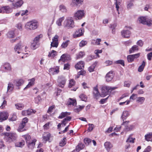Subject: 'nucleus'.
Instances as JSON below:
<instances>
[{
  "mask_svg": "<svg viewBox=\"0 0 152 152\" xmlns=\"http://www.w3.org/2000/svg\"><path fill=\"white\" fill-rule=\"evenodd\" d=\"M116 87H111L109 86H104L102 88V92L100 95L99 93L97 86L94 88L93 93L94 97L96 99H98L101 96L104 97L109 94L113 90L116 89Z\"/></svg>",
  "mask_w": 152,
  "mask_h": 152,
  "instance_id": "obj_1",
  "label": "nucleus"
},
{
  "mask_svg": "<svg viewBox=\"0 0 152 152\" xmlns=\"http://www.w3.org/2000/svg\"><path fill=\"white\" fill-rule=\"evenodd\" d=\"M4 139L7 142H10L15 140L17 138V135L13 133H4Z\"/></svg>",
  "mask_w": 152,
  "mask_h": 152,
  "instance_id": "obj_2",
  "label": "nucleus"
},
{
  "mask_svg": "<svg viewBox=\"0 0 152 152\" xmlns=\"http://www.w3.org/2000/svg\"><path fill=\"white\" fill-rule=\"evenodd\" d=\"M38 26L37 22L35 20L30 21L27 23L25 25V28L28 31L36 29Z\"/></svg>",
  "mask_w": 152,
  "mask_h": 152,
  "instance_id": "obj_3",
  "label": "nucleus"
},
{
  "mask_svg": "<svg viewBox=\"0 0 152 152\" xmlns=\"http://www.w3.org/2000/svg\"><path fill=\"white\" fill-rule=\"evenodd\" d=\"M75 26L73 18L68 17L64 21V26L68 28H72Z\"/></svg>",
  "mask_w": 152,
  "mask_h": 152,
  "instance_id": "obj_4",
  "label": "nucleus"
},
{
  "mask_svg": "<svg viewBox=\"0 0 152 152\" xmlns=\"http://www.w3.org/2000/svg\"><path fill=\"white\" fill-rule=\"evenodd\" d=\"M138 20L140 23L143 24H146L148 26H150L152 24V20L147 17H141L138 18Z\"/></svg>",
  "mask_w": 152,
  "mask_h": 152,
  "instance_id": "obj_5",
  "label": "nucleus"
},
{
  "mask_svg": "<svg viewBox=\"0 0 152 152\" xmlns=\"http://www.w3.org/2000/svg\"><path fill=\"white\" fill-rule=\"evenodd\" d=\"M42 34H40L35 38L34 39L33 42L31 43V48L35 49L38 48L39 46V41L40 39L42 37Z\"/></svg>",
  "mask_w": 152,
  "mask_h": 152,
  "instance_id": "obj_6",
  "label": "nucleus"
},
{
  "mask_svg": "<svg viewBox=\"0 0 152 152\" xmlns=\"http://www.w3.org/2000/svg\"><path fill=\"white\" fill-rule=\"evenodd\" d=\"M129 122V121H123L122 124V125H124V132H127L129 131H130L134 128V126L133 125L128 126Z\"/></svg>",
  "mask_w": 152,
  "mask_h": 152,
  "instance_id": "obj_7",
  "label": "nucleus"
},
{
  "mask_svg": "<svg viewBox=\"0 0 152 152\" xmlns=\"http://www.w3.org/2000/svg\"><path fill=\"white\" fill-rule=\"evenodd\" d=\"M57 82L58 83V86L60 87L63 88L65 84L66 79L64 77L61 76L58 77Z\"/></svg>",
  "mask_w": 152,
  "mask_h": 152,
  "instance_id": "obj_8",
  "label": "nucleus"
},
{
  "mask_svg": "<svg viewBox=\"0 0 152 152\" xmlns=\"http://www.w3.org/2000/svg\"><path fill=\"white\" fill-rule=\"evenodd\" d=\"M84 16L83 10H79L75 14V18L76 20L81 19Z\"/></svg>",
  "mask_w": 152,
  "mask_h": 152,
  "instance_id": "obj_9",
  "label": "nucleus"
},
{
  "mask_svg": "<svg viewBox=\"0 0 152 152\" xmlns=\"http://www.w3.org/2000/svg\"><path fill=\"white\" fill-rule=\"evenodd\" d=\"M140 55V53H138L133 55H130L127 56V58L128 62H132L135 58H138Z\"/></svg>",
  "mask_w": 152,
  "mask_h": 152,
  "instance_id": "obj_10",
  "label": "nucleus"
},
{
  "mask_svg": "<svg viewBox=\"0 0 152 152\" xmlns=\"http://www.w3.org/2000/svg\"><path fill=\"white\" fill-rule=\"evenodd\" d=\"M23 47V46L20 42L17 44L15 46L14 50L15 52L18 54L20 53L22 50V48Z\"/></svg>",
  "mask_w": 152,
  "mask_h": 152,
  "instance_id": "obj_11",
  "label": "nucleus"
},
{
  "mask_svg": "<svg viewBox=\"0 0 152 152\" xmlns=\"http://www.w3.org/2000/svg\"><path fill=\"white\" fill-rule=\"evenodd\" d=\"M84 32V28H82L76 31L75 33L73 35V37L74 38L80 37L83 34Z\"/></svg>",
  "mask_w": 152,
  "mask_h": 152,
  "instance_id": "obj_12",
  "label": "nucleus"
},
{
  "mask_svg": "<svg viewBox=\"0 0 152 152\" xmlns=\"http://www.w3.org/2000/svg\"><path fill=\"white\" fill-rule=\"evenodd\" d=\"M8 113L7 112H3L0 113V122H1L6 120L8 118Z\"/></svg>",
  "mask_w": 152,
  "mask_h": 152,
  "instance_id": "obj_13",
  "label": "nucleus"
},
{
  "mask_svg": "<svg viewBox=\"0 0 152 152\" xmlns=\"http://www.w3.org/2000/svg\"><path fill=\"white\" fill-rule=\"evenodd\" d=\"M114 77V74L112 71H111L108 72L106 75L105 78L107 82L111 81Z\"/></svg>",
  "mask_w": 152,
  "mask_h": 152,
  "instance_id": "obj_14",
  "label": "nucleus"
},
{
  "mask_svg": "<svg viewBox=\"0 0 152 152\" xmlns=\"http://www.w3.org/2000/svg\"><path fill=\"white\" fill-rule=\"evenodd\" d=\"M130 34V31L128 30H123L121 32V35L124 38H129Z\"/></svg>",
  "mask_w": 152,
  "mask_h": 152,
  "instance_id": "obj_15",
  "label": "nucleus"
},
{
  "mask_svg": "<svg viewBox=\"0 0 152 152\" xmlns=\"http://www.w3.org/2000/svg\"><path fill=\"white\" fill-rule=\"evenodd\" d=\"M84 62L81 61L77 63L75 66V67L77 69H83L84 68Z\"/></svg>",
  "mask_w": 152,
  "mask_h": 152,
  "instance_id": "obj_16",
  "label": "nucleus"
},
{
  "mask_svg": "<svg viewBox=\"0 0 152 152\" xmlns=\"http://www.w3.org/2000/svg\"><path fill=\"white\" fill-rule=\"evenodd\" d=\"M24 83V81L22 79H17L14 81V85L17 86H21Z\"/></svg>",
  "mask_w": 152,
  "mask_h": 152,
  "instance_id": "obj_17",
  "label": "nucleus"
},
{
  "mask_svg": "<svg viewBox=\"0 0 152 152\" xmlns=\"http://www.w3.org/2000/svg\"><path fill=\"white\" fill-rule=\"evenodd\" d=\"M104 146L107 151H109L110 149L113 147L112 145L110 142H106L104 144Z\"/></svg>",
  "mask_w": 152,
  "mask_h": 152,
  "instance_id": "obj_18",
  "label": "nucleus"
},
{
  "mask_svg": "<svg viewBox=\"0 0 152 152\" xmlns=\"http://www.w3.org/2000/svg\"><path fill=\"white\" fill-rule=\"evenodd\" d=\"M23 3V1L22 0H20L17 1L15 3H13L12 5L14 7L17 8L20 7Z\"/></svg>",
  "mask_w": 152,
  "mask_h": 152,
  "instance_id": "obj_19",
  "label": "nucleus"
},
{
  "mask_svg": "<svg viewBox=\"0 0 152 152\" xmlns=\"http://www.w3.org/2000/svg\"><path fill=\"white\" fill-rule=\"evenodd\" d=\"M145 139L148 141H152V133L146 134L145 136Z\"/></svg>",
  "mask_w": 152,
  "mask_h": 152,
  "instance_id": "obj_20",
  "label": "nucleus"
},
{
  "mask_svg": "<svg viewBox=\"0 0 152 152\" xmlns=\"http://www.w3.org/2000/svg\"><path fill=\"white\" fill-rule=\"evenodd\" d=\"M50 134L48 132H45L43 135L42 137L45 141L49 140Z\"/></svg>",
  "mask_w": 152,
  "mask_h": 152,
  "instance_id": "obj_21",
  "label": "nucleus"
},
{
  "mask_svg": "<svg viewBox=\"0 0 152 152\" xmlns=\"http://www.w3.org/2000/svg\"><path fill=\"white\" fill-rule=\"evenodd\" d=\"M36 141V140L34 139L32 142H30L27 143L28 148L31 149H33L35 145V142Z\"/></svg>",
  "mask_w": 152,
  "mask_h": 152,
  "instance_id": "obj_22",
  "label": "nucleus"
},
{
  "mask_svg": "<svg viewBox=\"0 0 152 152\" xmlns=\"http://www.w3.org/2000/svg\"><path fill=\"white\" fill-rule=\"evenodd\" d=\"M3 67L6 71H10L11 70V66L9 63H5L3 65Z\"/></svg>",
  "mask_w": 152,
  "mask_h": 152,
  "instance_id": "obj_23",
  "label": "nucleus"
},
{
  "mask_svg": "<svg viewBox=\"0 0 152 152\" xmlns=\"http://www.w3.org/2000/svg\"><path fill=\"white\" fill-rule=\"evenodd\" d=\"M57 52L54 50H52L50 52H49L48 56L49 57H51L53 58L55 56L57 55Z\"/></svg>",
  "mask_w": 152,
  "mask_h": 152,
  "instance_id": "obj_24",
  "label": "nucleus"
},
{
  "mask_svg": "<svg viewBox=\"0 0 152 152\" xmlns=\"http://www.w3.org/2000/svg\"><path fill=\"white\" fill-rule=\"evenodd\" d=\"M3 11L4 12H5L7 13H8L11 12L12 10L9 6H6L3 7Z\"/></svg>",
  "mask_w": 152,
  "mask_h": 152,
  "instance_id": "obj_25",
  "label": "nucleus"
},
{
  "mask_svg": "<svg viewBox=\"0 0 152 152\" xmlns=\"http://www.w3.org/2000/svg\"><path fill=\"white\" fill-rule=\"evenodd\" d=\"M129 113L128 111H124L123 112V114L122 115L121 118L123 119V121L129 116Z\"/></svg>",
  "mask_w": 152,
  "mask_h": 152,
  "instance_id": "obj_26",
  "label": "nucleus"
},
{
  "mask_svg": "<svg viewBox=\"0 0 152 152\" xmlns=\"http://www.w3.org/2000/svg\"><path fill=\"white\" fill-rule=\"evenodd\" d=\"M66 54H63L61 57L58 60V62L60 63L61 61L62 62L61 63V64H63L65 61L66 57Z\"/></svg>",
  "mask_w": 152,
  "mask_h": 152,
  "instance_id": "obj_27",
  "label": "nucleus"
},
{
  "mask_svg": "<svg viewBox=\"0 0 152 152\" xmlns=\"http://www.w3.org/2000/svg\"><path fill=\"white\" fill-rule=\"evenodd\" d=\"M70 113L69 112H63L61 113L60 115L58 116V118L61 119L67 116V115H70Z\"/></svg>",
  "mask_w": 152,
  "mask_h": 152,
  "instance_id": "obj_28",
  "label": "nucleus"
},
{
  "mask_svg": "<svg viewBox=\"0 0 152 152\" xmlns=\"http://www.w3.org/2000/svg\"><path fill=\"white\" fill-rule=\"evenodd\" d=\"M35 79L33 78L30 80V81L29 82L28 85L24 88V90L29 88L31 86L33 85L34 83Z\"/></svg>",
  "mask_w": 152,
  "mask_h": 152,
  "instance_id": "obj_29",
  "label": "nucleus"
},
{
  "mask_svg": "<svg viewBox=\"0 0 152 152\" xmlns=\"http://www.w3.org/2000/svg\"><path fill=\"white\" fill-rule=\"evenodd\" d=\"M145 100V98L144 97H138L137 98L136 102L137 103H139L140 104H142L144 102Z\"/></svg>",
  "mask_w": 152,
  "mask_h": 152,
  "instance_id": "obj_30",
  "label": "nucleus"
},
{
  "mask_svg": "<svg viewBox=\"0 0 152 152\" xmlns=\"http://www.w3.org/2000/svg\"><path fill=\"white\" fill-rule=\"evenodd\" d=\"M69 99L70 100H69L67 103V104L68 105H72L73 106H74L76 104V102L75 100H74L71 98H69Z\"/></svg>",
  "mask_w": 152,
  "mask_h": 152,
  "instance_id": "obj_31",
  "label": "nucleus"
},
{
  "mask_svg": "<svg viewBox=\"0 0 152 152\" xmlns=\"http://www.w3.org/2000/svg\"><path fill=\"white\" fill-rule=\"evenodd\" d=\"M138 50V46L136 45H134L129 49V54L131 53Z\"/></svg>",
  "mask_w": 152,
  "mask_h": 152,
  "instance_id": "obj_32",
  "label": "nucleus"
},
{
  "mask_svg": "<svg viewBox=\"0 0 152 152\" xmlns=\"http://www.w3.org/2000/svg\"><path fill=\"white\" fill-rule=\"evenodd\" d=\"M14 85L12 83H9L8 84L7 92H10L14 89Z\"/></svg>",
  "mask_w": 152,
  "mask_h": 152,
  "instance_id": "obj_33",
  "label": "nucleus"
},
{
  "mask_svg": "<svg viewBox=\"0 0 152 152\" xmlns=\"http://www.w3.org/2000/svg\"><path fill=\"white\" fill-rule=\"evenodd\" d=\"M64 17H63L58 19L56 21V24L59 26L61 25L62 22L64 20Z\"/></svg>",
  "mask_w": 152,
  "mask_h": 152,
  "instance_id": "obj_34",
  "label": "nucleus"
},
{
  "mask_svg": "<svg viewBox=\"0 0 152 152\" xmlns=\"http://www.w3.org/2000/svg\"><path fill=\"white\" fill-rule=\"evenodd\" d=\"M70 41L69 40H67L63 42L61 45V47L62 48H65L68 46Z\"/></svg>",
  "mask_w": 152,
  "mask_h": 152,
  "instance_id": "obj_35",
  "label": "nucleus"
},
{
  "mask_svg": "<svg viewBox=\"0 0 152 152\" xmlns=\"http://www.w3.org/2000/svg\"><path fill=\"white\" fill-rule=\"evenodd\" d=\"M59 10L63 12H66L67 9L66 7L63 5H61L59 7Z\"/></svg>",
  "mask_w": 152,
  "mask_h": 152,
  "instance_id": "obj_36",
  "label": "nucleus"
},
{
  "mask_svg": "<svg viewBox=\"0 0 152 152\" xmlns=\"http://www.w3.org/2000/svg\"><path fill=\"white\" fill-rule=\"evenodd\" d=\"M85 107L84 105L79 106L78 108H75L74 109V111L77 113H79Z\"/></svg>",
  "mask_w": 152,
  "mask_h": 152,
  "instance_id": "obj_37",
  "label": "nucleus"
},
{
  "mask_svg": "<svg viewBox=\"0 0 152 152\" xmlns=\"http://www.w3.org/2000/svg\"><path fill=\"white\" fill-rule=\"evenodd\" d=\"M145 62L143 61L142 62V64L139 67L138 69V71L140 72H141L143 71L144 67L145 66Z\"/></svg>",
  "mask_w": 152,
  "mask_h": 152,
  "instance_id": "obj_38",
  "label": "nucleus"
},
{
  "mask_svg": "<svg viewBox=\"0 0 152 152\" xmlns=\"http://www.w3.org/2000/svg\"><path fill=\"white\" fill-rule=\"evenodd\" d=\"M25 125V124L21 123L19 126L18 130L19 132H23L25 130V129H23Z\"/></svg>",
  "mask_w": 152,
  "mask_h": 152,
  "instance_id": "obj_39",
  "label": "nucleus"
},
{
  "mask_svg": "<svg viewBox=\"0 0 152 152\" xmlns=\"http://www.w3.org/2000/svg\"><path fill=\"white\" fill-rule=\"evenodd\" d=\"M115 5H116V10L117 11H118V9L119 8V5H120L121 4V1L122 0H115Z\"/></svg>",
  "mask_w": 152,
  "mask_h": 152,
  "instance_id": "obj_40",
  "label": "nucleus"
},
{
  "mask_svg": "<svg viewBox=\"0 0 152 152\" xmlns=\"http://www.w3.org/2000/svg\"><path fill=\"white\" fill-rule=\"evenodd\" d=\"M25 143V142L23 141V142H18L15 143V146L17 147H22L24 145Z\"/></svg>",
  "mask_w": 152,
  "mask_h": 152,
  "instance_id": "obj_41",
  "label": "nucleus"
},
{
  "mask_svg": "<svg viewBox=\"0 0 152 152\" xmlns=\"http://www.w3.org/2000/svg\"><path fill=\"white\" fill-rule=\"evenodd\" d=\"M15 106L16 108L18 110H22L24 107V105L23 104H15Z\"/></svg>",
  "mask_w": 152,
  "mask_h": 152,
  "instance_id": "obj_42",
  "label": "nucleus"
},
{
  "mask_svg": "<svg viewBox=\"0 0 152 152\" xmlns=\"http://www.w3.org/2000/svg\"><path fill=\"white\" fill-rule=\"evenodd\" d=\"M7 37L10 38H12L14 36V33L13 31H9L7 34Z\"/></svg>",
  "mask_w": 152,
  "mask_h": 152,
  "instance_id": "obj_43",
  "label": "nucleus"
},
{
  "mask_svg": "<svg viewBox=\"0 0 152 152\" xmlns=\"http://www.w3.org/2000/svg\"><path fill=\"white\" fill-rule=\"evenodd\" d=\"M24 137L25 138L27 143L30 142V140L31 139V137L29 135H24Z\"/></svg>",
  "mask_w": 152,
  "mask_h": 152,
  "instance_id": "obj_44",
  "label": "nucleus"
},
{
  "mask_svg": "<svg viewBox=\"0 0 152 152\" xmlns=\"http://www.w3.org/2000/svg\"><path fill=\"white\" fill-rule=\"evenodd\" d=\"M66 138L64 137L63 140H62L59 143V145L60 146L63 147L64 146L66 143Z\"/></svg>",
  "mask_w": 152,
  "mask_h": 152,
  "instance_id": "obj_45",
  "label": "nucleus"
},
{
  "mask_svg": "<svg viewBox=\"0 0 152 152\" xmlns=\"http://www.w3.org/2000/svg\"><path fill=\"white\" fill-rule=\"evenodd\" d=\"M115 63L116 64H120L124 66H125L124 61L123 60H117L115 62Z\"/></svg>",
  "mask_w": 152,
  "mask_h": 152,
  "instance_id": "obj_46",
  "label": "nucleus"
},
{
  "mask_svg": "<svg viewBox=\"0 0 152 152\" xmlns=\"http://www.w3.org/2000/svg\"><path fill=\"white\" fill-rule=\"evenodd\" d=\"M17 116L15 113H14L12 115V117L9 119L10 121H14L16 120Z\"/></svg>",
  "mask_w": 152,
  "mask_h": 152,
  "instance_id": "obj_47",
  "label": "nucleus"
},
{
  "mask_svg": "<svg viewBox=\"0 0 152 152\" xmlns=\"http://www.w3.org/2000/svg\"><path fill=\"white\" fill-rule=\"evenodd\" d=\"M96 65V63H94L92 65L89 67L88 70L90 72H92L94 71L95 67Z\"/></svg>",
  "mask_w": 152,
  "mask_h": 152,
  "instance_id": "obj_48",
  "label": "nucleus"
},
{
  "mask_svg": "<svg viewBox=\"0 0 152 152\" xmlns=\"http://www.w3.org/2000/svg\"><path fill=\"white\" fill-rule=\"evenodd\" d=\"M80 98L81 99L82 101H86L87 99V97L86 95L82 94L79 96Z\"/></svg>",
  "mask_w": 152,
  "mask_h": 152,
  "instance_id": "obj_49",
  "label": "nucleus"
},
{
  "mask_svg": "<svg viewBox=\"0 0 152 152\" xmlns=\"http://www.w3.org/2000/svg\"><path fill=\"white\" fill-rule=\"evenodd\" d=\"M85 55L84 52H83L80 51L78 55H77V59L80 58H82Z\"/></svg>",
  "mask_w": 152,
  "mask_h": 152,
  "instance_id": "obj_50",
  "label": "nucleus"
},
{
  "mask_svg": "<svg viewBox=\"0 0 152 152\" xmlns=\"http://www.w3.org/2000/svg\"><path fill=\"white\" fill-rule=\"evenodd\" d=\"M133 0H132L128 2L127 4V8L128 9H130L131 7L133 5Z\"/></svg>",
  "mask_w": 152,
  "mask_h": 152,
  "instance_id": "obj_51",
  "label": "nucleus"
},
{
  "mask_svg": "<svg viewBox=\"0 0 152 152\" xmlns=\"http://www.w3.org/2000/svg\"><path fill=\"white\" fill-rule=\"evenodd\" d=\"M84 141L85 144L87 145H89V143L91 142V140L88 138H86L84 140Z\"/></svg>",
  "mask_w": 152,
  "mask_h": 152,
  "instance_id": "obj_52",
  "label": "nucleus"
},
{
  "mask_svg": "<svg viewBox=\"0 0 152 152\" xmlns=\"http://www.w3.org/2000/svg\"><path fill=\"white\" fill-rule=\"evenodd\" d=\"M75 81H74L73 79H72L70 80L69 82V88H71V87L74 86L75 85Z\"/></svg>",
  "mask_w": 152,
  "mask_h": 152,
  "instance_id": "obj_53",
  "label": "nucleus"
},
{
  "mask_svg": "<svg viewBox=\"0 0 152 152\" xmlns=\"http://www.w3.org/2000/svg\"><path fill=\"white\" fill-rule=\"evenodd\" d=\"M58 45V42L52 41L51 44V48L52 47H55L57 48Z\"/></svg>",
  "mask_w": 152,
  "mask_h": 152,
  "instance_id": "obj_54",
  "label": "nucleus"
},
{
  "mask_svg": "<svg viewBox=\"0 0 152 152\" xmlns=\"http://www.w3.org/2000/svg\"><path fill=\"white\" fill-rule=\"evenodd\" d=\"M88 125L89 126V127L87 129V131L88 132H90L92 131L94 127V125L92 124H89Z\"/></svg>",
  "mask_w": 152,
  "mask_h": 152,
  "instance_id": "obj_55",
  "label": "nucleus"
},
{
  "mask_svg": "<svg viewBox=\"0 0 152 152\" xmlns=\"http://www.w3.org/2000/svg\"><path fill=\"white\" fill-rule=\"evenodd\" d=\"M87 44V42L86 41L83 40L81 41L79 44V46L80 47H83Z\"/></svg>",
  "mask_w": 152,
  "mask_h": 152,
  "instance_id": "obj_56",
  "label": "nucleus"
},
{
  "mask_svg": "<svg viewBox=\"0 0 152 152\" xmlns=\"http://www.w3.org/2000/svg\"><path fill=\"white\" fill-rule=\"evenodd\" d=\"M135 139L134 138L133 139L132 137V136L130 135L129 138L127 139L126 141V142H129L131 143H134V140Z\"/></svg>",
  "mask_w": 152,
  "mask_h": 152,
  "instance_id": "obj_57",
  "label": "nucleus"
},
{
  "mask_svg": "<svg viewBox=\"0 0 152 152\" xmlns=\"http://www.w3.org/2000/svg\"><path fill=\"white\" fill-rule=\"evenodd\" d=\"M59 66H56L55 69H53V73L54 74H58L59 72Z\"/></svg>",
  "mask_w": 152,
  "mask_h": 152,
  "instance_id": "obj_58",
  "label": "nucleus"
},
{
  "mask_svg": "<svg viewBox=\"0 0 152 152\" xmlns=\"http://www.w3.org/2000/svg\"><path fill=\"white\" fill-rule=\"evenodd\" d=\"M27 115H29L32 114V113H34L36 111H34L31 109H28L27 110Z\"/></svg>",
  "mask_w": 152,
  "mask_h": 152,
  "instance_id": "obj_59",
  "label": "nucleus"
},
{
  "mask_svg": "<svg viewBox=\"0 0 152 152\" xmlns=\"http://www.w3.org/2000/svg\"><path fill=\"white\" fill-rule=\"evenodd\" d=\"M72 2L73 4V5L76 4L77 5L78 4H79L81 1H83V0H72Z\"/></svg>",
  "mask_w": 152,
  "mask_h": 152,
  "instance_id": "obj_60",
  "label": "nucleus"
},
{
  "mask_svg": "<svg viewBox=\"0 0 152 152\" xmlns=\"http://www.w3.org/2000/svg\"><path fill=\"white\" fill-rule=\"evenodd\" d=\"M131 83L130 81H125L124 82V86L125 87H129Z\"/></svg>",
  "mask_w": 152,
  "mask_h": 152,
  "instance_id": "obj_61",
  "label": "nucleus"
},
{
  "mask_svg": "<svg viewBox=\"0 0 152 152\" xmlns=\"http://www.w3.org/2000/svg\"><path fill=\"white\" fill-rule=\"evenodd\" d=\"M55 108V106L52 105L49 107L48 112L49 113H50L52 112L53 110Z\"/></svg>",
  "mask_w": 152,
  "mask_h": 152,
  "instance_id": "obj_62",
  "label": "nucleus"
},
{
  "mask_svg": "<svg viewBox=\"0 0 152 152\" xmlns=\"http://www.w3.org/2000/svg\"><path fill=\"white\" fill-rule=\"evenodd\" d=\"M94 56H88L86 58L87 61H90L94 58Z\"/></svg>",
  "mask_w": 152,
  "mask_h": 152,
  "instance_id": "obj_63",
  "label": "nucleus"
},
{
  "mask_svg": "<svg viewBox=\"0 0 152 152\" xmlns=\"http://www.w3.org/2000/svg\"><path fill=\"white\" fill-rule=\"evenodd\" d=\"M152 58V52H151L147 55V58L149 60H151Z\"/></svg>",
  "mask_w": 152,
  "mask_h": 152,
  "instance_id": "obj_64",
  "label": "nucleus"
}]
</instances>
